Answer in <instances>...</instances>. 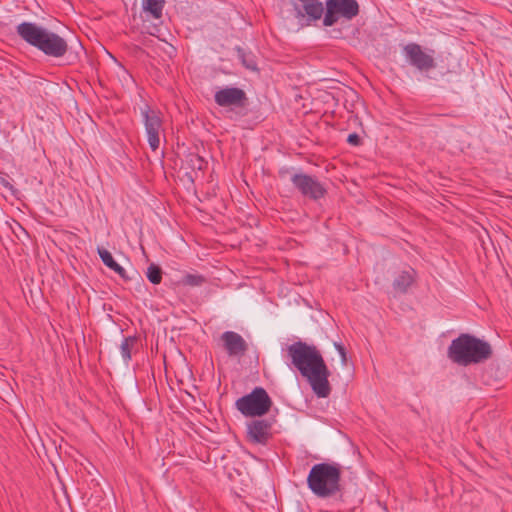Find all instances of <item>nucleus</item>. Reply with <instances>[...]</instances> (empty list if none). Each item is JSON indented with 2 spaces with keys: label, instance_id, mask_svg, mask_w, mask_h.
I'll use <instances>...</instances> for the list:
<instances>
[{
  "label": "nucleus",
  "instance_id": "obj_1",
  "mask_svg": "<svg viewBox=\"0 0 512 512\" xmlns=\"http://www.w3.org/2000/svg\"><path fill=\"white\" fill-rule=\"evenodd\" d=\"M287 356L291 366L307 380L317 397L326 398L330 395L331 387L328 381L330 371L315 346L303 341L294 342L287 347Z\"/></svg>",
  "mask_w": 512,
  "mask_h": 512
},
{
  "label": "nucleus",
  "instance_id": "obj_2",
  "mask_svg": "<svg viewBox=\"0 0 512 512\" xmlns=\"http://www.w3.org/2000/svg\"><path fill=\"white\" fill-rule=\"evenodd\" d=\"M18 35L45 55L59 58L66 54L68 44L58 34L32 22H23L16 27Z\"/></svg>",
  "mask_w": 512,
  "mask_h": 512
},
{
  "label": "nucleus",
  "instance_id": "obj_3",
  "mask_svg": "<svg viewBox=\"0 0 512 512\" xmlns=\"http://www.w3.org/2000/svg\"><path fill=\"white\" fill-rule=\"evenodd\" d=\"M491 346L488 342L469 334H461L452 340L448 348L449 358L459 365L467 366L490 358Z\"/></svg>",
  "mask_w": 512,
  "mask_h": 512
},
{
  "label": "nucleus",
  "instance_id": "obj_4",
  "mask_svg": "<svg viewBox=\"0 0 512 512\" xmlns=\"http://www.w3.org/2000/svg\"><path fill=\"white\" fill-rule=\"evenodd\" d=\"M341 466L337 463H318L312 466L307 485L314 495L328 498L340 491Z\"/></svg>",
  "mask_w": 512,
  "mask_h": 512
},
{
  "label": "nucleus",
  "instance_id": "obj_5",
  "mask_svg": "<svg viewBox=\"0 0 512 512\" xmlns=\"http://www.w3.org/2000/svg\"><path fill=\"white\" fill-rule=\"evenodd\" d=\"M271 406L272 400L262 387H256L251 393L236 401V408L247 417L263 416Z\"/></svg>",
  "mask_w": 512,
  "mask_h": 512
},
{
  "label": "nucleus",
  "instance_id": "obj_6",
  "mask_svg": "<svg viewBox=\"0 0 512 512\" xmlns=\"http://www.w3.org/2000/svg\"><path fill=\"white\" fill-rule=\"evenodd\" d=\"M140 114L145 127L148 144L152 151L158 150L161 140L165 138L162 114L159 110L144 105L140 108Z\"/></svg>",
  "mask_w": 512,
  "mask_h": 512
},
{
  "label": "nucleus",
  "instance_id": "obj_7",
  "mask_svg": "<svg viewBox=\"0 0 512 512\" xmlns=\"http://www.w3.org/2000/svg\"><path fill=\"white\" fill-rule=\"evenodd\" d=\"M327 11L323 19L325 26H332L338 20V15L352 19L359 12L356 0H327Z\"/></svg>",
  "mask_w": 512,
  "mask_h": 512
},
{
  "label": "nucleus",
  "instance_id": "obj_8",
  "mask_svg": "<svg viewBox=\"0 0 512 512\" xmlns=\"http://www.w3.org/2000/svg\"><path fill=\"white\" fill-rule=\"evenodd\" d=\"M291 182L303 196L310 199H320L326 193L325 188L316 178L304 173L294 174Z\"/></svg>",
  "mask_w": 512,
  "mask_h": 512
},
{
  "label": "nucleus",
  "instance_id": "obj_9",
  "mask_svg": "<svg viewBox=\"0 0 512 512\" xmlns=\"http://www.w3.org/2000/svg\"><path fill=\"white\" fill-rule=\"evenodd\" d=\"M404 52L410 64L419 70H429L435 66L433 57L426 54L421 46L416 43L406 45Z\"/></svg>",
  "mask_w": 512,
  "mask_h": 512
},
{
  "label": "nucleus",
  "instance_id": "obj_10",
  "mask_svg": "<svg viewBox=\"0 0 512 512\" xmlns=\"http://www.w3.org/2000/svg\"><path fill=\"white\" fill-rule=\"evenodd\" d=\"M245 98V92L237 87L220 89L214 95L215 102L222 107L242 105Z\"/></svg>",
  "mask_w": 512,
  "mask_h": 512
},
{
  "label": "nucleus",
  "instance_id": "obj_11",
  "mask_svg": "<svg viewBox=\"0 0 512 512\" xmlns=\"http://www.w3.org/2000/svg\"><path fill=\"white\" fill-rule=\"evenodd\" d=\"M300 5L294 4L296 17L301 19L308 16L311 20L320 19L323 14V5L319 0H298Z\"/></svg>",
  "mask_w": 512,
  "mask_h": 512
},
{
  "label": "nucleus",
  "instance_id": "obj_12",
  "mask_svg": "<svg viewBox=\"0 0 512 512\" xmlns=\"http://www.w3.org/2000/svg\"><path fill=\"white\" fill-rule=\"evenodd\" d=\"M221 339L224 343V347L230 356L243 355L247 350V344L243 337L234 332L226 331L222 334Z\"/></svg>",
  "mask_w": 512,
  "mask_h": 512
},
{
  "label": "nucleus",
  "instance_id": "obj_13",
  "mask_svg": "<svg viewBox=\"0 0 512 512\" xmlns=\"http://www.w3.org/2000/svg\"><path fill=\"white\" fill-rule=\"evenodd\" d=\"M249 439L254 443H265L270 435V424L265 420H254L247 425Z\"/></svg>",
  "mask_w": 512,
  "mask_h": 512
},
{
  "label": "nucleus",
  "instance_id": "obj_14",
  "mask_svg": "<svg viewBox=\"0 0 512 512\" xmlns=\"http://www.w3.org/2000/svg\"><path fill=\"white\" fill-rule=\"evenodd\" d=\"M97 252H98V255L101 258L102 262L109 269L113 270L122 279H124V280L128 279L125 269L114 260L112 254L108 250L98 247Z\"/></svg>",
  "mask_w": 512,
  "mask_h": 512
},
{
  "label": "nucleus",
  "instance_id": "obj_15",
  "mask_svg": "<svg viewBox=\"0 0 512 512\" xmlns=\"http://www.w3.org/2000/svg\"><path fill=\"white\" fill-rule=\"evenodd\" d=\"M415 278V271L413 269L402 271L394 280V289L404 293L412 285Z\"/></svg>",
  "mask_w": 512,
  "mask_h": 512
},
{
  "label": "nucleus",
  "instance_id": "obj_16",
  "mask_svg": "<svg viewBox=\"0 0 512 512\" xmlns=\"http://www.w3.org/2000/svg\"><path fill=\"white\" fill-rule=\"evenodd\" d=\"M165 0H142V9L154 19H160L163 14Z\"/></svg>",
  "mask_w": 512,
  "mask_h": 512
},
{
  "label": "nucleus",
  "instance_id": "obj_17",
  "mask_svg": "<svg viewBox=\"0 0 512 512\" xmlns=\"http://www.w3.org/2000/svg\"><path fill=\"white\" fill-rule=\"evenodd\" d=\"M137 344V338L134 336L124 337L120 346V354L123 361L128 364L132 357V351L135 349Z\"/></svg>",
  "mask_w": 512,
  "mask_h": 512
},
{
  "label": "nucleus",
  "instance_id": "obj_18",
  "mask_svg": "<svg viewBox=\"0 0 512 512\" xmlns=\"http://www.w3.org/2000/svg\"><path fill=\"white\" fill-rule=\"evenodd\" d=\"M237 53L243 66L252 71L257 70V63L253 54L245 52L240 47L237 48Z\"/></svg>",
  "mask_w": 512,
  "mask_h": 512
},
{
  "label": "nucleus",
  "instance_id": "obj_19",
  "mask_svg": "<svg viewBox=\"0 0 512 512\" xmlns=\"http://www.w3.org/2000/svg\"><path fill=\"white\" fill-rule=\"evenodd\" d=\"M146 276L152 284H160L162 281V270L156 264H150L147 268Z\"/></svg>",
  "mask_w": 512,
  "mask_h": 512
},
{
  "label": "nucleus",
  "instance_id": "obj_20",
  "mask_svg": "<svg viewBox=\"0 0 512 512\" xmlns=\"http://www.w3.org/2000/svg\"><path fill=\"white\" fill-rule=\"evenodd\" d=\"M183 282L190 286H200L205 282V278L198 274H187L184 277Z\"/></svg>",
  "mask_w": 512,
  "mask_h": 512
},
{
  "label": "nucleus",
  "instance_id": "obj_21",
  "mask_svg": "<svg viewBox=\"0 0 512 512\" xmlns=\"http://www.w3.org/2000/svg\"><path fill=\"white\" fill-rule=\"evenodd\" d=\"M334 346H335V348L338 350V352L340 354L342 364L346 365L347 355H346V351H345L344 347L341 344L336 343V342L334 343Z\"/></svg>",
  "mask_w": 512,
  "mask_h": 512
},
{
  "label": "nucleus",
  "instance_id": "obj_22",
  "mask_svg": "<svg viewBox=\"0 0 512 512\" xmlns=\"http://www.w3.org/2000/svg\"><path fill=\"white\" fill-rule=\"evenodd\" d=\"M347 142L353 146H358L360 144V137L356 133L349 134Z\"/></svg>",
  "mask_w": 512,
  "mask_h": 512
}]
</instances>
